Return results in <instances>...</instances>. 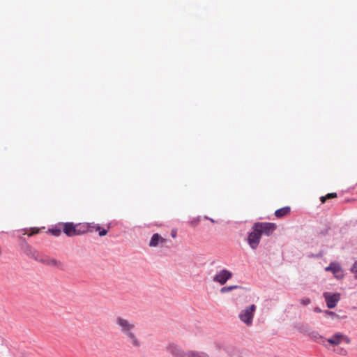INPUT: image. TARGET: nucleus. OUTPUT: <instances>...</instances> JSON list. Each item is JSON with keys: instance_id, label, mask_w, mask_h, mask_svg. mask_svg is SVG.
<instances>
[{"instance_id": "c756f323", "label": "nucleus", "mask_w": 357, "mask_h": 357, "mask_svg": "<svg viewBox=\"0 0 357 357\" xmlns=\"http://www.w3.org/2000/svg\"><path fill=\"white\" fill-rule=\"evenodd\" d=\"M176 236V234H172V237H175Z\"/></svg>"}, {"instance_id": "ddd939ff", "label": "nucleus", "mask_w": 357, "mask_h": 357, "mask_svg": "<svg viewBox=\"0 0 357 357\" xmlns=\"http://www.w3.org/2000/svg\"><path fill=\"white\" fill-rule=\"evenodd\" d=\"M76 233L77 235H81L85 234L90 230V224L89 223H84V224H77L75 225Z\"/></svg>"}, {"instance_id": "20e7f679", "label": "nucleus", "mask_w": 357, "mask_h": 357, "mask_svg": "<svg viewBox=\"0 0 357 357\" xmlns=\"http://www.w3.org/2000/svg\"><path fill=\"white\" fill-rule=\"evenodd\" d=\"M256 230L257 229L261 235L270 236L276 229V225L272 222H256L254 224Z\"/></svg>"}, {"instance_id": "1a4fd4ad", "label": "nucleus", "mask_w": 357, "mask_h": 357, "mask_svg": "<svg viewBox=\"0 0 357 357\" xmlns=\"http://www.w3.org/2000/svg\"><path fill=\"white\" fill-rule=\"evenodd\" d=\"M167 351L169 352L174 357H184L186 351H184L181 348L174 343H169L167 346Z\"/></svg>"}, {"instance_id": "dca6fc26", "label": "nucleus", "mask_w": 357, "mask_h": 357, "mask_svg": "<svg viewBox=\"0 0 357 357\" xmlns=\"http://www.w3.org/2000/svg\"><path fill=\"white\" fill-rule=\"evenodd\" d=\"M337 193L336 192H331V193H328L327 194L326 196H322L320 197V200L322 204L325 203L326 201L328 199H333V198H336L337 197Z\"/></svg>"}, {"instance_id": "f257e3e1", "label": "nucleus", "mask_w": 357, "mask_h": 357, "mask_svg": "<svg viewBox=\"0 0 357 357\" xmlns=\"http://www.w3.org/2000/svg\"><path fill=\"white\" fill-rule=\"evenodd\" d=\"M115 323L121 333L126 337L133 347H140L141 342L135 333V324L134 322L119 316L116 318Z\"/></svg>"}, {"instance_id": "39448f33", "label": "nucleus", "mask_w": 357, "mask_h": 357, "mask_svg": "<svg viewBox=\"0 0 357 357\" xmlns=\"http://www.w3.org/2000/svg\"><path fill=\"white\" fill-rule=\"evenodd\" d=\"M261 238V233L256 229L253 225L252 227V231L249 233L247 241L250 248L253 250L257 249L259 246Z\"/></svg>"}, {"instance_id": "6e6552de", "label": "nucleus", "mask_w": 357, "mask_h": 357, "mask_svg": "<svg viewBox=\"0 0 357 357\" xmlns=\"http://www.w3.org/2000/svg\"><path fill=\"white\" fill-rule=\"evenodd\" d=\"M232 273L228 270L223 269L218 272L213 278V281L220 283V284H225L228 280L231 278Z\"/></svg>"}, {"instance_id": "aec40b11", "label": "nucleus", "mask_w": 357, "mask_h": 357, "mask_svg": "<svg viewBox=\"0 0 357 357\" xmlns=\"http://www.w3.org/2000/svg\"><path fill=\"white\" fill-rule=\"evenodd\" d=\"M238 287L237 286H229V287H224L221 289L220 291L222 293H225V292H228V291H230L233 289H236Z\"/></svg>"}, {"instance_id": "393cba45", "label": "nucleus", "mask_w": 357, "mask_h": 357, "mask_svg": "<svg viewBox=\"0 0 357 357\" xmlns=\"http://www.w3.org/2000/svg\"><path fill=\"white\" fill-rule=\"evenodd\" d=\"M31 232L30 234H29V236L38 234L40 231V229H37V228H32V229H31Z\"/></svg>"}, {"instance_id": "a211bd4d", "label": "nucleus", "mask_w": 357, "mask_h": 357, "mask_svg": "<svg viewBox=\"0 0 357 357\" xmlns=\"http://www.w3.org/2000/svg\"><path fill=\"white\" fill-rule=\"evenodd\" d=\"M313 338L314 339V340L316 342H317L318 343L322 344H324V342L326 341V339H325L324 337L319 335L318 333L313 335Z\"/></svg>"}, {"instance_id": "cd10ccee", "label": "nucleus", "mask_w": 357, "mask_h": 357, "mask_svg": "<svg viewBox=\"0 0 357 357\" xmlns=\"http://www.w3.org/2000/svg\"><path fill=\"white\" fill-rule=\"evenodd\" d=\"M90 224V230L89 231H92V229H96V227L95 225L93 223H89Z\"/></svg>"}, {"instance_id": "9d476101", "label": "nucleus", "mask_w": 357, "mask_h": 357, "mask_svg": "<svg viewBox=\"0 0 357 357\" xmlns=\"http://www.w3.org/2000/svg\"><path fill=\"white\" fill-rule=\"evenodd\" d=\"M325 270L326 271H331L337 278H342L343 276L342 270L337 263H331L328 266L326 267Z\"/></svg>"}, {"instance_id": "412c9836", "label": "nucleus", "mask_w": 357, "mask_h": 357, "mask_svg": "<svg viewBox=\"0 0 357 357\" xmlns=\"http://www.w3.org/2000/svg\"><path fill=\"white\" fill-rule=\"evenodd\" d=\"M33 252H38L36 250L32 249L30 246H27L26 255L33 259Z\"/></svg>"}, {"instance_id": "0eeeda50", "label": "nucleus", "mask_w": 357, "mask_h": 357, "mask_svg": "<svg viewBox=\"0 0 357 357\" xmlns=\"http://www.w3.org/2000/svg\"><path fill=\"white\" fill-rule=\"evenodd\" d=\"M326 305L329 309L334 308L340 300L341 295L339 293L325 292L323 294Z\"/></svg>"}, {"instance_id": "2eb2a0df", "label": "nucleus", "mask_w": 357, "mask_h": 357, "mask_svg": "<svg viewBox=\"0 0 357 357\" xmlns=\"http://www.w3.org/2000/svg\"><path fill=\"white\" fill-rule=\"evenodd\" d=\"M291 208L289 206H284L281 208H279L275 211V215L278 218H282L284 216H287L290 213Z\"/></svg>"}, {"instance_id": "423d86ee", "label": "nucleus", "mask_w": 357, "mask_h": 357, "mask_svg": "<svg viewBox=\"0 0 357 357\" xmlns=\"http://www.w3.org/2000/svg\"><path fill=\"white\" fill-rule=\"evenodd\" d=\"M326 341L333 346H337L343 342L347 344H349L351 342L349 337L340 332L334 333L331 337L326 339Z\"/></svg>"}, {"instance_id": "6ab92c4d", "label": "nucleus", "mask_w": 357, "mask_h": 357, "mask_svg": "<svg viewBox=\"0 0 357 357\" xmlns=\"http://www.w3.org/2000/svg\"><path fill=\"white\" fill-rule=\"evenodd\" d=\"M96 231H99V236H104L105 235H107V232H108V230L107 229H102L100 228V226L97 225L96 227Z\"/></svg>"}, {"instance_id": "f8f14e48", "label": "nucleus", "mask_w": 357, "mask_h": 357, "mask_svg": "<svg viewBox=\"0 0 357 357\" xmlns=\"http://www.w3.org/2000/svg\"><path fill=\"white\" fill-rule=\"evenodd\" d=\"M166 243V239L162 238L160 234H154L149 242V246L150 247H156L158 245H162Z\"/></svg>"}, {"instance_id": "4468645a", "label": "nucleus", "mask_w": 357, "mask_h": 357, "mask_svg": "<svg viewBox=\"0 0 357 357\" xmlns=\"http://www.w3.org/2000/svg\"><path fill=\"white\" fill-rule=\"evenodd\" d=\"M184 357H210L209 355L204 351L197 350L186 351V354Z\"/></svg>"}, {"instance_id": "c85d7f7f", "label": "nucleus", "mask_w": 357, "mask_h": 357, "mask_svg": "<svg viewBox=\"0 0 357 357\" xmlns=\"http://www.w3.org/2000/svg\"><path fill=\"white\" fill-rule=\"evenodd\" d=\"M314 311H315V312H321V310H320V308H319V307H316V308L314 309Z\"/></svg>"}, {"instance_id": "4be33fe9", "label": "nucleus", "mask_w": 357, "mask_h": 357, "mask_svg": "<svg viewBox=\"0 0 357 357\" xmlns=\"http://www.w3.org/2000/svg\"><path fill=\"white\" fill-rule=\"evenodd\" d=\"M324 313L327 315V316H329V317H331L333 318H339V316L335 313L334 312H332V311H328V310H326L324 312Z\"/></svg>"}, {"instance_id": "b1692460", "label": "nucleus", "mask_w": 357, "mask_h": 357, "mask_svg": "<svg viewBox=\"0 0 357 357\" xmlns=\"http://www.w3.org/2000/svg\"><path fill=\"white\" fill-rule=\"evenodd\" d=\"M51 232H52V234L53 235L58 236H59L61 234V229H52L51 230Z\"/></svg>"}, {"instance_id": "f3484780", "label": "nucleus", "mask_w": 357, "mask_h": 357, "mask_svg": "<svg viewBox=\"0 0 357 357\" xmlns=\"http://www.w3.org/2000/svg\"><path fill=\"white\" fill-rule=\"evenodd\" d=\"M337 193L336 192H331V193H328L327 194L326 196H322L320 197V200L322 204L325 203L326 201L328 199H333V198H336L337 197Z\"/></svg>"}, {"instance_id": "a878e982", "label": "nucleus", "mask_w": 357, "mask_h": 357, "mask_svg": "<svg viewBox=\"0 0 357 357\" xmlns=\"http://www.w3.org/2000/svg\"><path fill=\"white\" fill-rule=\"evenodd\" d=\"M337 353L339 354H341L342 356H345L347 354V351L342 348V349H340L337 351Z\"/></svg>"}, {"instance_id": "5701e85b", "label": "nucleus", "mask_w": 357, "mask_h": 357, "mask_svg": "<svg viewBox=\"0 0 357 357\" xmlns=\"http://www.w3.org/2000/svg\"><path fill=\"white\" fill-rule=\"evenodd\" d=\"M300 302L303 305H307L310 303V299L308 298H301Z\"/></svg>"}, {"instance_id": "bb28decb", "label": "nucleus", "mask_w": 357, "mask_h": 357, "mask_svg": "<svg viewBox=\"0 0 357 357\" xmlns=\"http://www.w3.org/2000/svg\"><path fill=\"white\" fill-rule=\"evenodd\" d=\"M351 271L353 273H357V261H356L351 268Z\"/></svg>"}, {"instance_id": "7ed1b4c3", "label": "nucleus", "mask_w": 357, "mask_h": 357, "mask_svg": "<svg viewBox=\"0 0 357 357\" xmlns=\"http://www.w3.org/2000/svg\"><path fill=\"white\" fill-rule=\"evenodd\" d=\"M257 307L252 304L241 310L238 314L239 319L246 326H250L252 324L253 317Z\"/></svg>"}, {"instance_id": "f03ea898", "label": "nucleus", "mask_w": 357, "mask_h": 357, "mask_svg": "<svg viewBox=\"0 0 357 357\" xmlns=\"http://www.w3.org/2000/svg\"><path fill=\"white\" fill-rule=\"evenodd\" d=\"M33 256L36 261H40L47 266L55 267L59 269H62L63 268V264L61 261L56 259L51 258L49 256L40 254L39 252H33Z\"/></svg>"}, {"instance_id": "7c9ffc66", "label": "nucleus", "mask_w": 357, "mask_h": 357, "mask_svg": "<svg viewBox=\"0 0 357 357\" xmlns=\"http://www.w3.org/2000/svg\"><path fill=\"white\" fill-rule=\"evenodd\" d=\"M212 222H214L215 221L213 219H210Z\"/></svg>"}, {"instance_id": "9b49d317", "label": "nucleus", "mask_w": 357, "mask_h": 357, "mask_svg": "<svg viewBox=\"0 0 357 357\" xmlns=\"http://www.w3.org/2000/svg\"><path fill=\"white\" fill-rule=\"evenodd\" d=\"M62 229L64 234L68 236H77L75 225L73 222H66L62 224Z\"/></svg>"}]
</instances>
